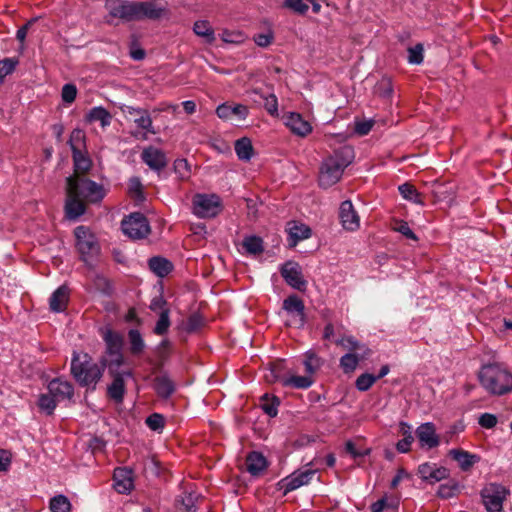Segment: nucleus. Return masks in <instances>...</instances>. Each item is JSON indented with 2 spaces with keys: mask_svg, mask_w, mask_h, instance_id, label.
<instances>
[{
  "mask_svg": "<svg viewBox=\"0 0 512 512\" xmlns=\"http://www.w3.org/2000/svg\"><path fill=\"white\" fill-rule=\"evenodd\" d=\"M106 189L84 175L74 174L66 178L65 215L76 220L86 211L87 204H99L106 196Z\"/></svg>",
  "mask_w": 512,
  "mask_h": 512,
  "instance_id": "f257e3e1",
  "label": "nucleus"
},
{
  "mask_svg": "<svg viewBox=\"0 0 512 512\" xmlns=\"http://www.w3.org/2000/svg\"><path fill=\"white\" fill-rule=\"evenodd\" d=\"M354 159V150L349 145L341 146L326 157L320 168L319 185L322 188H329L336 184L342 177L346 167Z\"/></svg>",
  "mask_w": 512,
  "mask_h": 512,
  "instance_id": "f03ea898",
  "label": "nucleus"
},
{
  "mask_svg": "<svg viewBox=\"0 0 512 512\" xmlns=\"http://www.w3.org/2000/svg\"><path fill=\"white\" fill-rule=\"evenodd\" d=\"M105 368V362L99 364L94 362L87 353L73 352L70 370L73 378L81 387L95 390Z\"/></svg>",
  "mask_w": 512,
  "mask_h": 512,
  "instance_id": "7ed1b4c3",
  "label": "nucleus"
},
{
  "mask_svg": "<svg viewBox=\"0 0 512 512\" xmlns=\"http://www.w3.org/2000/svg\"><path fill=\"white\" fill-rule=\"evenodd\" d=\"M478 379L490 395L502 396L512 392V373L502 364L483 365L478 372Z\"/></svg>",
  "mask_w": 512,
  "mask_h": 512,
  "instance_id": "20e7f679",
  "label": "nucleus"
},
{
  "mask_svg": "<svg viewBox=\"0 0 512 512\" xmlns=\"http://www.w3.org/2000/svg\"><path fill=\"white\" fill-rule=\"evenodd\" d=\"M76 248L81 260L89 267L94 266L100 253V245L96 236L85 226H78L74 230Z\"/></svg>",
  "mask_w": 512,
  "mask_h": 512,
  "instance_id": "39448f33",
  "label": "nucleus"
},
{
  "mask_svg": "<svg viewBox=\"0 0 512 512\" xmlns=\"http://www.w3.org/2000/svg\"><path fill=\"white\" fill-rule=\"evenodd\" d=\"M509 488L500 483H488L480 490L481 502L487 512H502Z\"/></svg>",
  "mask_w": 512,
  "mask_h": 512,
  "instance_id": "423d86ee",
  "label": "nucleus"
},
{
  "mask_svg": "<svg viewBox=\"0 0 512 512\" xmlns=\"http://www.w3.org/2000/svg\"><path fill=\"white\" fill-rule=\"evenodd\" d=\"M121 229L125 235L133 240L144 239L151 232L148 219L140 212H135L125 217L121 221Z\"/></svg>",
  "mask_w": 512,
  "mask_h": 512,
  "instance_id": "0eeeda50",
  "label": "nucleus"
},
{
  "mask_svg": "<svg viewBox=\"0 0 512 512\" xmlns=\"http://www.w3.org/2000/svg\"><path fill=\"white\" fill-rule=\"evenodd\" d=\"M192 203L193 213L199 218H213L221 211V199L216 194H196Z\"/></svg>",
  "mask_w": 512,
  "mask_h": 512,
  "instance_id": "6e6552de",
  "label": "nucleus"
},
{
  "mask_svg": "<svg viewBox=\"0 0 512 512\" xmlns=\"http://www.w3.org/2000/svg\"><path fill=\"white\" fill-rule=\"evenodd\" d=\"M109 16L124 22L137 20L136 2L127 0H111L106 2Z\"/></svg>",
  "mask_w": 512,
  "mask_h": 512,
  "instance_id": "1a4fd4ad",
  "label": "nucleus"
},
{
  "mask_svg": "<svg viewBox=\"0 0 512 512\" xmlns=\"http://www.w3.org/2000/svg\"><path fill=\"white\" fill-rule=\"evenodd\" d=\"M281 276L285 282L298 291H305L307 281L304 279L301 268L298 263L288 261L280 269Z\"/></svg>",
  "mask_w": 512,
  "mask_h": 512,
  "instance_id": "9d476101",
  "label": "nucleus"
},
{
  "mask_svg": "<svg viewBox=\"0 0 512 512\" xmlns=\"http://www.w3.org/2000/svg\"><path fill=\"white\" fill-rule=\"evenodd\" d=\"M316 472L317 469L308 468L304 471H295L291 475L282 479L279 484L280 487L284 490V495L298 489L303 485H307Z\"/></svg>",
  "mask_w": 512,
  "mask_h": 512,
  "instance_id": "9b49d317",
  "label": "nucleus"
},
{
  "mask_svg": "<svg viewBox=\"0 0 512 512\" xmlns=\"http://www.w3.org/2000/svg\"><path fill=\"white\" fill-rule=\"evenodd\" d=\"M136 10L137 20H158L164 15L167 8L166 5L160 0H148L136 2Z\"/></svg>",
  "mask_w": 512,
  "mask_h": 512,
  "instance_id": "f8f14e48",
  "label": "nucleus"
},
{
  "mask_svg": "<svg viewBox=\"0 0 512 512\" xmlns=\"http://www.w3.org/2000/svg\"><path fill=\"white\" fill-rule=\"evenodd\" d=\"M141 160L158 174H160L168 164L166 154L161 149L154 146H148L143 149Z\"/></svg>",
  "mask_w": 512,
  "mask_h": 512,
  "instance_id": "ddd939ff",
  "label": "nucleus"
},
{
  "mask_svg": "<svg viewBox=\"0 0 512 512\" xmlns=\"http://www.w3.org/2000/svg\"><path fill=\"white\" fill-rule=\"evenodd\" d=\"M283 309L293 316V324L301 328L306 323L304 302L297 295H290L283 301Z\"/></svg>",
  "mask_w": 512,
  "mask_h": 512,
  "instance_id": "4468645a",
  "label": "nucleus"
},
{
  "mask_svg": "<svg viewBox=\"0 0 512 512\" xmlns=\"http://www.w3.org/2000/svg\"><path fill=\"white\" fill-rule=\"evenodd\" d=\"M112 377V383L107 387V395L116 403H122L126 392L125 377H132L131 371H122V373L109 374Z\"/></svg>",
  "mask_w": 512,
  "mask_h": 512,
  "instance_id": "2eb2a0df",
  "label": "nucleus"
},
{
  "mask_svg": "<svg viewBox=\"0 0 512 512\" xmlns=\"http://www.w3.org/2000/svg\"><path fill=\"white\" fill-rule=\"evenodd\" d=\"M416 437L422 448L432 449L439 445L440 439L436 434L435 425L431 422L421 424L416 429Z\"/></svg>",
  "mask_w": 512,
  "mask_h": 512,
  "instance_id": "dca6fc26",
  "label": "nucleus"
},
{
  "mask_svg": "<svg viewBox=\"0 0 512 512\" xmlns=\"http://www.w3.org/2000/svg\"><path fill=\"white\" fill-rule=\"evenodd\" d=\"M339 218L344 229L355 231L360 226V219L350 200H345L339 208Z\"/></svg>",
  "mask_w": 512,
  "mask_h": 512,
  "instance_id": "f3484780",
  "label": "nucleus"
},
{
  "mask_svg": "<svg viewBox=\"0 0 512 512\" xmlns=\"http://www.w3.org/2000/svg\"><path fill=\"white\" fill-rule=\"evenodd\" d=\"M284 124L297 136L305 137L312 131L311 124L301 114L289 112L283 117Z\"/></svg>",
  "mask_w": 512,
  "mask_h": 512,
  "instance_id": "a211bd4d",
  "label": "nucleus"
},
{
  "mask_svg": "<svg viewBox=\"0 0 512 512\" xmlns=\"http://www.w3.org/2000/svg\"><path fill=\"white\" fill-rule=\"evenodd\" d=\"M47 389L59 402L70 400L74 395L73 385L69 381L60 378L52 379L48 383Z\"/></svg>",
  "mask_w": 512,
  "mask_h": 512,
  "instance_id": "6ab92c4d",
  "label": "nucleus"
},
{
  "mask_svg": "<svg viewBox=\"0 0 512 512\" xmlns=\"http://www.w3.org/2000/svg\"><path fill=\"white\" fill-rule=\"evenodd\" d=\"M418 474L424 481L435 483L446 479L449 471L445 467H437L436 464L423 463L418 467Z\"/></svg>",
  "mask_w": 512,
  "mask_h": 512,
  "instance_id": "aec40b11",
  "label": "nucleus"
},
{
  "mask_svg": "<svg viewBox=\"0 0 512 512\" xmlns=\"http://www.w3.org/2000/svg\"><path fill=\"white\" fill-rule=\"evenodd\" d=\"M268 467L266 457L258 451H252L246 456V470L252 476L261 475Z\"/></svg>",
  "mask_w": 512,
  "mask_h": 512,
  "instance_id": "412c9836",
  "label": "nucleus"
},
{
  "mask_svg": "<svg viewBox=\"0 0 512 512\" xmlns=\"http://www.w3.org/2000/svg\"><path fill=\"white\" fill-rule=\"evenodd\" d=\"M216 114L219 118L229 120L236 118L238 120H244L248 115V108L245 105L237 104L230 106L227 104H221L216 109Z\"/></svg>",
  "mask_w": 512,
  "mask_h": 512,
  "instance_id": "4be33fe9",
  "label": "nucleus"
},
{
  "mask_svg": "<svg viewBox=\"0 0 512 512\" xmlns=\"http://www.w3.org/2000/svg\"><path fill=\"white\" fill-rule=\"evenodd\" d=\"M114 487L119 493H129L133 487L132 471L127 468H116L114 470Z\"/></svg>",
  "mask_w": 512,
  "mask_h": 512,
  "instance_id": "5701e85b",
  "label": "nucleus"
},
{
  "mask_svg": "<svg viewBox=\"0 0 512 512\" xmlns=\"http://www.w3.org/2000/svg\"><path fill=\"white\" fill-rule=\"evenodd\" d=\"M370 354L371 350L369 348H365L363 353L348 352L340 358V367L344 373H351L357 368L358 363L366 359Z\"/></svg>",
  "mask_w": 512,
  "mask_h": 512,
  "instance_id": "b1692460",
  "label": "nucleus"
},
{
  "mask_svg": "<svg viewBox=\"0 0 512 512\" xmlns=\"http://www.w3.org/2000/svg\"><path fill=\"white\" fill-rule=\"evenodd\" d=\"M154 389L160 398L168 399L175 392V383L166 374L159 375L154 379Z\"/></svg>",
  "mask_w": 512,
  "mask_h": 512,
  "instance_id": "393cba45",
  "label": "nucleus"
},
{
  "mask_svg": "<svg viewBox=\"0 0 512 512\" xmlns=\"http://www.w3.org/2000/svg\"><path fill=\"white\" fill-rule=\"evenodd\" d=\"M69 289L62 285L58 287L49 299V306L53 312H62L67 305Z\"/></svg>",
  "mask_w": 512,
  "mask_h": 512,
  "instance_id": "a878e982",
  "label": "nucleus"
},
{
  "mask_svg": "<svg viewBox=\"0 0 512 512\" xmlns=\"http://www.w3.org/2000/svg\"><path fill=\"white\" fill-rule=\"evenodd\" d=\"M453 460L457 461L463 471H468L475 463L479 461V456L471 454L462 449H452L449 452Z\"/></svg>",
  "mask_w": 512,
  "mask_h": 512,
  "instance_id": "bb28decb",
  "label": "nucleus"
},
{
  "mask_svg": "<svg viewBox=\"0 0 512 512\" xmlns=\"http://www.w3.org/2000/svg\"><path fill=\"white\" fill-rule=\"evenodd\" d=\"M150 270L158 277H165L173 270V264L166 258L154 256L149 259Z\"/></svg>",
  "mask_w": 512,
  "mask_h": 512,
  "instance_id": "cd10ccee",
  "label": "nucleus"
},
{
  "mask_svg": "<svg viewBox=\"0 0 512 512\" xmlns=\"http://www.w3.org/2000/svg\"><path fill=\"white\" fill-rule=\"evenodd\" d=\"M106 344V354H118L122 352L123 338L113 330H107L103 336Z\"/></svg>",
  "mask_w": 512,
  "mask_h": 512,
  "instance_id": "c85d7f7f",
  "label": "nucleus"
},
{
  "mask_svg": "<svg viewBox=\"0 0 512 512\" xmlns=\"http://www.w3.org/2000/svg\"><path fill=\"white\" fill-rule=\"evenodd\" d=\"M129 351L133 356H140L146 347L142 334L138 329L128 331Z\"/></svg>",
  "mask_w": 512,
  "mask_h": 512,
  "instance_id": "c756f323",
  "label": "nucleus"
},
{
  "mask_svg": "<svg viewBox=\"0 0 512 512\" xmlns=\"http://www.w3.org/2000/svg\"><path fill=\"white\" fill-rule=\"evenodd\" d=\"M234 149L239 160L249 161L253 156V145L251 140L247 137L236 140Z\"/></svg>",
  "mask_w": 512,
  "mask_h": 512,
  "instance_id": "7c9ffc66",
  "label": "nucleus"
},
{
  "mask_svg": "<svg viewBox=\"0 0 512 512\" xmlns=\"http://www.w3.org/2000/svg\"><path fill=\"white\" fill-rule=\"evenodd\" d=\"M193 31L197 36L202 37L206 43L212 44L216 39L214 29L206 20L196 21L193 25Z\"/></svg>",
  "mask_w": 512,
  "mask_h": 512,
  "instance_id": "2f4dec72",
  "label": "nucleus"
},
{
  "mask_svg": "<svg viewBox=\"0 0 512 512\" xmlns=\"http://www.w3.org/2000/svg\"><path fill=\"white\" fill-rule=\"evenodd\" d=\"M311 236V229L304 224H294L289 228V245L295 246L299 241L307 239Z\"/></svg>",
  "mask_w": 512,
  "mask_h": 512,
  "instance_id": "473e14b6",
  "label": "nucleus"
},
{
  "mask_svg": "<svg viewBox=\"0 0 512 512\" xmlns=\"http://www.w3.org/2000/svg\"><path fill=\"white\" fill-rule=\"evenodd\" d=\"M314 383L313 378L310 375L304 376H287L283 380L284 387H292L295 389H308Z\"/></svg>",
  "mask_w": 512,
  "mask_h": 512,
  "instance_id": "72a5a7b5",
  "label": "nucleus"
},
{
  "mask_svg": "<svg viewBox=\"0 0 512 512\" xmlns=\"http://www.w3.org/2000/svg\"><path fill=\"white\" fill-rule=\"evenodd\" d=\"M400 195L407 201H410L412 203L418 204V205H424V202L422 200V195L416 190V188L406 182L404 184H401L398 187Z\"/></svg>",
  "mask_w": 512,
  "mask_h": 512,
  "instance_id": "f704fd0d",
  "label": "nucleus"
},
{
  "mask_svg": "<svg viewBox=\"0 0 512 512\" xmlns=\"http://www.w3.org/2000/svg\"><path fill=\"white\" fill-rule=\"evenodd\" d=\"M87 119L90 122L99 121L102 127H106L111 124L112 115L105 108L98 106L89 111Z\"/></svg>",
  "mask_w": 512,
  "mask_h": 512,
  "instance_id": "c9c22d12",
  "label": "nucleus"
},
{
  "mask_svg": "<svg viewBox=\"0 0 512 512\" xmlns=\"http://www.w3.org/2000/svg\"><path fill=\"white\" fill-rule=\"evenodd\" d=\"M242 245L246 252L251 255H258L264 251L262 238L255 235L245 237Z\"/></svg>",
  "mask_w": 512,
  "mask_h": 512,
  "instance_id": "e433bc0d",
  "label": "nucleus"
},
{
  "mask_svg": "<svg viewBox=\"0 0 512 512\" xmlns=\"http://www.w3.org/2000/svg\"><path fill=\"white\" fill-rule=\"evenodd\" d=\"M324 360L321 359L316 353L307 351L305 353V359L303 365L307 374L312 375L323 365Z\"/></svg>",
  "mask_w": 512,
  "mask_h": 512,
  "instance_id": "4c0bfd02",
  "label": "nucleus"
},
{
  "mask_svg": "<svg viewBox=\"0 0 512 512\" xmlns=\"http://www.w3.org/2000/svg\"><path fill=\"white\" fill-rule=\"evenodd\" d=\"M73 164L76 173H86L90 170L92 162L83 151L72 153Z\"/></svg>",
  "mask_w": 512,
  "mask_h": 512,
  "instance_id": "58836bf2",
  "label": "nucleus"
},
{
  "mask_svg": "<svg viewBox=\"0 0 512 512\" xmlns=\"http://www.w3.org/2000/svg\"><path fill=\"white\" fill-rule=\"evenodd\" d=\"M279 405L280 400L275 396L269 397L268 394H264L260 399V406L262 410L270 417L277 416Z\"/></svg>",
  "mask_w": 512,
  "mask_h": 512,
  "instance_id": "ea45409f",
  "label": "nucleus"
},
{
  "mask_svg": "<svg viewBox=\"0 0 512 512\" xmlns=\"http://www.w3.org/2000/svg\"><path fill=\"white\" fill-rule=\"evenodd\" d=\"M109 359L103 357L100 363L105 362L109 374L122 373L119 368L124 364V356L121 353L108 355Z\"/></svg>",
  "mask_w": 512,
  "mask_h": 512,
  "instance_id": "a19ab883",
  "label": "nucleus"
},
{
  "mask_svg": "<svg viewBox=\"0 0 512 512\" xmlns=\"http://www.w3.org/2000/svg\"><path fill=\"white\" fill-rule=\"evenodd\" d=\"M170 325V310H163L159 313L153 332L158 336H163L168 332Z\"/></svg>",
  "mask_w": 512,
  "mask_h": 512,
  "instance_id": "79ce46f5",
  "label": "nucleus"
},
{
  "mask_svg": "<svg viewBox=\"0 0 512 512\" xmlns=\"http://www.w3.org/2000/svg\"><path fill=\"white\" fill-rule=\"evenodd\" d=\"M58 402L59 401L48 392V394H41L39 396L38 407L47 415H52Z\"/></svg>",
  "mask_w": 512,
  "mask_h": 512,
  "instance_id": "37998d69",
  "label": "nucleus"
},
{
  "mask_svg": "<svg viewBox=\"0 0 512 512\" xmlns=\"http://www.w3.org/2000/svg\"><path fill=\"white\" fill-rule=\"evenodd\" d=\"M69 145L72 150V153L83 151L85 148V134L80 129H74L71 132Z\"/></svg>",
  "mask_w": 512,
  "mask_h": 512,
  "instance_id": "c03bdc74",
  "label": "nucleus"
},
{
  "mask_svg": "<svg viewBox=\"0 0 512 512\" xmlns=\"http://www.w3.org/2000/svg\"><path fill=\"white\" fill-rule=\"evenodd\" d=\"M335 343L343 348L348 349L350 352L354 353V351H361V353L365 352V348H368L366 345L357 341L353 336L342 337L341 339H337Z\"/></svg>",
  "mask_w": 512,
  "mask_h": 512,
  "instance_id": "a18cd8bd",
  "label": "nucleus"
},
{
  "mask_svg": "<svg viewBox=\"0 0 512 512\" xmlns=\"http://www.w3.org/2000/svg\"><path fill=\"white\" fill-rule=\"evenodd\" d=\"M50 509L52 512H69L71 503L66 496L57 495L50 500Z\"/></svg>",
  "mask_w": 512,
  "mask_h": 512,
  "instance_id": "49530a36",
  "label": "nucleus"
},
{
  "mask_svg": "<svg viewBox=\"0 0 512 512\" xmlns=\"http://www.w3.org/2000/svg\"><path fill=\"white\" fill-rule=\"evenodd\" d=\"M282 7L298 15H305L309 10L305 0H284Z\"/></svg>",
  "mask_w": 512,
  "mask_h": 512,
  "instance_id": "de8ad7c7",
  "label": "nucleus"
},
{
  "mask_svg": "<svg viewBox=\"0 0 512 512\" xmlns=\"http://www.w3.org/2000/svg\"><path fill=\"white\" fill-rule=\"evenodd\" d=\"M135 124L138 128L145 130L148 133L155 134L156 131L153 127V121L152 118L148 112V110H144V113L140 114L137 118L134 120Z\"/></svg>",
  "mask_w": 512,
  "mask_h": 512,
  "instance_id": "09e8293b",
  "label": "nucleus"
},
{
  "mask_svg": "<svg viewBox=\"0 0 512 512\" xmlns=\"http://www.w3.org/2000/svg\"><path fill=\"white\" fill-rule=\"evenodd\" d=\"M287 376L288 375H286L284 369V363L282 361H279L271 365L270 375H267L266 378L269 381L280 382L283 385V380H285Z\"/></svg>",
  "mask_w": 512,
  "mask_h": 512,
  "instance_id": "8fccbe9b",
  "label": "nucleus"
},
{
  "mask_svg": "<svg viewBox=\"0 0 512 512\" xmlns=\"http://www.w3.org/2000/svg\"><path fill=\"white\" fill-rule=\"evenodd\" d=\"M128 191L136 200L143 201L145 199L143 193V185L139 177H131L128 182Z\"/></svg>",
  "mask_w": 512,
  "mask_h": 512,
  "instance_id": "3c124183",
  "label": "nucleus"
},
{
  "mask_svg": "<svg viewBox=\"0 0 512 512\" xmlns=\"http://www.w3.org/2000/svg\"><path fill=\"white\" fill-rule=\"evenodd\" d=\"M173 170L180 179H187L190 177L191 168L187 159L178 158L173 163Z\"/></svg>",
  "mask_w": 512,
  "mask_h": 512,
  "instance_id": "603ef678",
  "label": "nucleus"
},
{
  "mask_svg": "<svg viewBox=\"0 0 512 512\" xmlns=\"http://www.w3.org/2000/svg\"><path fill=\"white\" fill-rule=\"evenodd\" d=\"M376 382L375 375L370 373H363L359 375L355 381V387L361 391L365 392L368 391L373 384Z\"/></svg>",
  "mask_w": 512,
  "mask_h": 512,
  "instance_id": "864d4df0",
  "label": "nucleus"
},
{
  "mask_svg": "<svg viewBox=\"0 0 512 512\" xmlns=\"http://www.w3.org/2000/svg\"><path fill=\"white\" fill-rule=\"evenodd\" d=\"M18 64L19 60L16 57L5 58L0 61V81H3L7 75L13 73Z\"/></svg>",
  "mask_w": 512,
  "mask_h": 512,
  "instance_id": "5fc2aeb1",
  "label": "nucleus"
},
{
  "mask_svg": "<svg viewBox=\"0 0 512 512\" xmlns=\"http://www.w3.org/2000/svg\"><path fill=\"white\" fill-rule=\"evenodd\" d=\"M260 97L263 99V105L266 111L271 116H278V100L274 94L262 95Z\"/></svg>",
  "mask_w": 512,
  "mask_h": 512,
  "instance_id": "6e6d98bb",
  "label": "nucleus"
},
{
  "mask_svg": "<svg viewBox=\"0 0 512 512\" xmlns=\"http://www.w3.org/2000/svg\"><path fill=\"white\" fill-rule=\"evenodd\" d=\"M221 39L225 43L240 44L244 42L245 35L240 31L223 30Z\"/></svg>",
  "mask_w": 512,
  "mask_h": 512,
  "instance_id": "4d7b16f0",
  "label": "nucleus"
},
{
  "mask_svg": "<svg viewBox=\"0 0 512 512\" xmlns=\"http://www.w3.org/2000/svg\"><path fill=\"white\" fill-rule=\"evenodd\" d=\"M423 45L418 43L408 49V62L410 64H421L423 62Z\"/></svg>",
  "mask_w": 512,
  "mask_h": 512,
  "instance_id": "13d9d810",
  "label": "nucleus"
},
{
  "mask_svg": "<svg viewBox=\"0 0 512 512\" xmlns=\"http://www.w3.org/2000/svg\"><path fill=\"white\" fill-rule=\"evenodd\" d=\"M77 96V88L72 83H67L62 87L61 97L64 103L71 104Z\"/></svg>",
  "mask_w": 512,
  "mask_h": 512,
  "instance_id": "bf43d9fd",
  "label": "nucleus"
},
{
  "mask_svg": "<svg viewBox=\"0 0 512 512\" xmlns=\"http://www.w3.org/2000/svg\"><path fill=\"white\" fill-rule=\"evenodd\" d=\"M203 325V318L198 313H193L189 316L185 324V330L188 333H192L200 329Z\"/></svg>",
  "mask_w": 512,
  "mask_h": 512,
  "instance_id": "052dcab7",
  "label": "nucleus"
},
{
  "mask_svg": "<svg viewBox=\"0 0 512 512\" xmlns=\"http://www.w3.org/2000/svg\"><path fill=\"white\" fill-rule=\"evenodd\" d=\"M376 92L383 98H389L393 93V86L389 78H383L376 85Z\"/></svg>",
  "mask_w": 512,
  "mask_h": 512,
  "instance_id": "680f3d73",
  "label": "nucleus"
},
{
  "mask_svg": "<svg viewBox=\"0 0 512 512\" xmlns=\"http://www.w3.org/2000/svg\"><path fill=\"white\" fill-rule=\"evenodd\" d=\"M459 491V485L456 482H453L452 484H442L439 487L438 495L441 498L448 499L452 498L457 494Z\"/></svg>",
  "mask_w": 512,
  "mask_h": 512,
  "instance_id": "e2e57ef3",
  "label": "nucleus"
},
{
  "mask_svg": "<svg viewBox=\"0 0 512 512\" xmlns=\"http://www.w3.org/2000/svg\"><path fill=\"white\" fill-rule=\"evenodd\" d=\"M397 506H398L397 502H395V501L389 502L387 497L385 496V497L379 499L378 501L374 502L370 506V511L371 512H382L386 508L395 509V508H397Z\"/></svg>",
  "mask_w": 512,
  "mask_h": 512,
  "instance_id": "0e129e2a",
  "label": "nucleus"
},
{
  "mask_svg": "<svg viewBox=\"0 0 512 512\" xmlns=\"http://www.w3.org/2000/svg\"><path fill=\"white\" fill-rule=\"evenodd\" d=\"M146 424L151 430L158 431L164 427L165 420L161 414L153 413L146 418Z\"/></svg>",
  "mask_w": 512,
  "mask_h": 512,
  "instance_id": "69168bd1",
  "label": "nucleus"
},
{
  "mask_svg": "<svg viewBox=\"0 0 512 512\" xmlns=\"http://www.w3.org/2000/svg\"><path fill=\"white\" fill-rule=\"evenodd\" d=\"M253 40L257 46L261 48H266L272 44L274 40V34L272 31H269L267 33L256 34L254 35Z\"/></svg>",
  "mask_w": 512,
  "mask_h": 512,
  "instance_id": "338daca9",
  "label": "nucleus"
},
{
  "mask_svg": "<svg viewBox=\"0 0 512 512\" xmlns=\"http://www.w3.org/2000/svg\"><path fill=\"white\" fill-rule=\"evenodd\" d=\"M478 423L483 428L491 429L496 426L497 418L493 414L484 413L479 417Z\"/></svg>",
  "mask_w": 512,
  "mask_h": 512,
  "instance_id": "774afa93",
  "label": "nucleus"
}]
</instances>
